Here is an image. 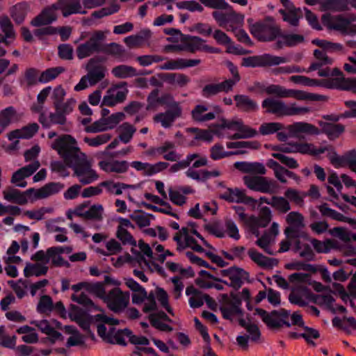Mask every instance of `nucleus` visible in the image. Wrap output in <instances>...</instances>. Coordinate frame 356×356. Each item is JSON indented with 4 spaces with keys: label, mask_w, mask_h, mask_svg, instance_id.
Wrapping results in <instances>:
<instances>
[{
    "label": "nucleus",
    "mask_w": 356,
    "mask_h": 356,
    "mask_svg": "<svg viewBox=\"0 0 356 356\" xmlns=\"http://www.w3.org/2000/svg\"><path fill=\"white\" fill-rule=\"evenodd\" d=\"M247 22L250 33L260 42H271L280 35L282 29L273 17H266L255 23L251 18Z\"/></svg>",
    "instance_id": "7ed1b4c3"
},
{
    "label": "nucleus",
    "mask_w": 356,
    "mask_h": 356,
    "mask_svg": "<svg viewBox=\"0 0 356 356\" xmlns=\"http://www.w3.org/2000/svg\"><path fill=\"white\" fill-rule=\"evenodd\" d=\"M256 222L261 227H266L271 221L272 213L270 209L268 207L261 208L259 216H255Z\"/></svg>",
    "instance_id": "6e6d98bb"
},
{
    "label": "nucleus",
    "mask_w": 356,
    "mask_h": 356,
    "mask_svg": "<svg viewBox=\"0 0 356 356\" xmlns=\"http://www.w3.org/2000/svg\"><path fill=\"white\" fill-rule=\"evenodd\" d=\"M280 85L270 84L266 86L260 82L254 83L252 88L250 89V90H257L260 93L266 92L268 95H274L278 98L280 97Z\"/></svg>",
    "instance_id": "ea45409f"
},
{
    "label": "nucleus",
    "mask_w": 356,
    "mask_h": 356,
    "mask_svg": "<svg viewBox=\"0 0 356 356\" xmlns=\"http://www.w3.org/2000/svg\"><path fill=\"white\" fill-rule=\"evenodd\" d=\"M264 113L276 117L300 115L310 112V108L299 106L296 103L286 104L284 101L274 97H267L261 102Z\"/></svg>",
    "instance_id": "f03ea898"
},
{
    "label": "nucleus",
    "mask_w": 356,
    "mask_h": 356,
    "mask_svg": "<svg viewBox=\"0 0 356 356\" xmlns=\"http://www.w3.org/2000/svg\"><path fill=\"white\" fill-rule=\"evenodd\" d=\"M53 211L51 207H41L38 210L26 211L24 215L29 219L41 220L44 218L45 213H52Z\"/></svg>",
    "instance_id": "69168bd1"
},
{
    "label": "nucleus",
    "mask_w": 356,
    "mask_h": 356,
    "mask_svg": "<svg viewBox=\"0 0 356 356\" xmlns=\"http://www.w3.org/2000/svg\"><path fill=\"white\" fill-rule=\"evenodd\" d=\"M248 254L252 261L257 264L259 266L264 268H272L277 266L278 261L274 258H270L264 256L261 253L257 252L254 248L248 250Z\"/></svg>",
    "instance_id": "cd10ccee"
},
{
    "label": "nucleus",
    "mask_w": 356,
    "mask_h": 356,
    "mask_svg": "<svg viewBox=\"0 0 356 356\" xmlns=\"http://www.w3.org/2000/svg\"><path fill=\"white\" fill-rule=\"evenodd\" d=\"M321 20L323 24L330 30L337 31L343 35L356 33V24H353L356 21V14L347 15L325 14L323 15Z\"/></svg>",
    "instance_id": "39448f33"
},
{
    "label": "nucleus",
    "mask_w": 356,
    "mask_h": 356,
    "mask_svg": "<svg viewBox=\"0 0 356 356\" xmlns=\"http://www.w3.org/2000/svg\"><path fill=\"white\" fill-rule=\"evenodd\" d=\"M220 197L229 202H243L245 204L255 203L256 200L245 195L244 191H241L238 188H228L223 193L220 195Z\"/></svg>",
    "instance_id": "5701e85b"
},
{
    "label": "nucleus",
    "mask_w": 356,
    "mask_h": 356,
    "mask_svg": "<svg viewBox=\"0 0 356 356\" xmlns=\"http://www.w3.org/2000/svg\"><path fill=\"white\" fill-rule=\"evenodd\" d=\"M284 125L280 122H264L259 127V132L261 135H270L282 130Z\"/></svg>",
    "instance_id": "603ef678"
},
{
    "label": "nucleus",
    "mask_w": 356,
    "mask_h": 356,
    "mask_svg": "<svg viewBox=\"0 0 356 356\" xmlns=\"http://www.w3.org/2000/svg\"><path fill=\"white\" fill-rule=\"evenodd\" d=\"M236 107L241 112L255 113L259 110V105L256 100L246 95H236L234 96Z\"/></svg>",
    "instance_id": "4be33fe9"
},
{
    "label": "nucleus",
    "mask_w": 356,
    "mask_h": 356,
    "mask_svg": "<svg viewBox=\"0 0 356 356\" xmlns=\"http://www.w3.org/2000/svg\"><path fill=\"white\" fill-rule=\"evenodd\" d=\"M15 115L16 111L13 106L7 107L0 111V134L10 124Z\"/></svg>",
    "instance_id": "37998d69"
},
{
    "label": "nucleus",
    "mask_w": 356,
    "mask_h": 356,
    "mask_svg": "<svg viewBox=\"0 0 356 356\" xmlns=\"http://www.w3.org/2000/svg\"><path fill=\"white\" fill-rule=\"evenodd\" d=\"M47 270L48 267L46 266H42L40 264H28L24 268V276L26 277H31L32 275L40 277L41 275H46Z\"/></svg>",
    "instance_id": "a18cd8bd"
},
{
    "label": "nucleus",
    "mask_w": 356,
    "mask_h": 356,
    "mask_svg": "<svg viewBox=\"0 0 356 356\" xmlns=\"http://www.w3.org/2000/svg\"><path fill=\"white\" fill-rule=\"evenodd\" d=\"M286 220L289 225L296 228L304 227V217L303 216L296 211L290 212L287 216Z\"/></svg>",
    "instance_id": "680f3d73"
},
{
    "label": "nucleus",
    "mask_w": 356,
    "mask_h": 356,
    "mask_svg": "<svg viewBox=\"0 0 356 356\" xmlns=\"http://www.w3.org/2000/svg\"><path fill=\"white\" fill-rule=\"evenodd\" d=\"M293 97L298 100L311 99L318 101L323 98V96L315 94L307 93L302 90H296L292 89H286L281 86V90L279 98Z\"/></svg>",
    "instance_id": "393cba45"
},
{
    "label": "nucleus",
    "mask_w": 356,
    "mask_h": 356,
    "mask_svg": "<svg viewBox=\"0 0 356 356\" xmlns=\"http://www.w3.org/2000/svg\"><path fill=\"white\" fill-rule=\"evenodd\" d=\"M54 309L51 298L49 296H42L38 304L37 310L41 314H47Z\"/></svg>",
    "instance_id": "13d9d810"
},
{
    "label": "nucleus",
    "mask_w": 356,
    "mask_h": 356,
    "mask_svg": "<svg viewBox=\"0 0 356 356\" xmlns=\"http://www.w3.org/2000/svg\"><path fill=\"white\" fill-rule=\"evenodd\" d=\"M280 13L283 17V20L288 22L291 26H298L300 19L302 17L300 8H294L289 10H280Z\"/></svg>",
    "instance_id": "f704fd0d"
},
{
    "label": "nucleus",
    "mask_w": 356,
    "mask_h": 356,
    "mask_svg": "<svg viewBox=\"0 0 356 356\" xmlns=\"http://www.w3.org/2000/svg\"><path fill=\"white\" fill-rule=\"evenodd\" d=\"M56 11L57 9L54 3L46 7L31 20V24L35 27L50 24L57 19Z\"/></svg>",
    "instance_id": "a211bd4d"
},
{
    "label": "nucleus",
    "mask_w": 356,
    "mask_h": 356,
    "mask_svg": "<svg viewBox=\"0 0 356 356\" xmlns=\"http://www.w3.org/2000/svg\"><path fill=\"white\" fill-rule=\"evenodd\" d=\"M129 299V292H124L120 288L116 287L106 295L104 301L111 310L114 312H119L127 307Z\"/></svg>",
    "instance_id": "f8f14e48"
},
{
    "label": "nucleus",
    "mask_w": 356,
    "mask_h": 356,
    "mask_svg": "<svg viewBox=\"0 0 356 356\" xmlns=\"http://www.w3.org/2000/svg\"><path fill=\"white\" fill-rule=\"evenodd\" d=\"M231 300L220 307V311L225 319L233 321L235 316L242 317L243 311L241 308V299L238 294L232 293Z\"/></svg>",
    "instance_id": "dca6fc26"
},
{
    "label": "nucleus",
    "mask_w": 356,
    "mask_h": 356,
    "mask_svg": "<svg viewBox=\"0 0 356 356\" xmlns=\"http://www.w3.org/2000/svg\"><path fill=\"white\" fill-rule=\"evenodd\" d=\"M111 138L109 134H103L94 138L85 137L83 141L91 147H97L106 143Z\"/></svg>",
    "instance_id": "0e129e2a"
},
{
    "label": "nucleus",
    "mask_w": 356,
    "mask_h": 356,
    "mask_svg": "<svg viewBox=\"0 0 356 356\" xmlns=\"http://www.w3.org/2000/svg\"><path fill=\"white\" fill-rule=\"evenodd\" d=\"M210 156L213 160H219L225 157H227L232 155H237L244 154V151H236V152H225L224 147L220 144H216L210 149Z\"/></svg>",
    "instance_id": "58836bf2"
},
{
    "label": "nucleus",
    "mask_w": 356,
    "mask_h": 356,
    "mask_svg": "<svg viewBox=\"0 0 356 356\" xmlns=\"http://www.w3.org/2000/svg\"><path fill=\"white\" fill-rule=\"evenodd\" d=\"M28 7L27 3L22 2L10 8V14L15 23L20 24L24 22L27 14Z\"/></svg>",
    "instance_id": "72a5a7b5"
},
{
    "label": "nucleus",
    "mask_w": 356,
    "mask_h": 356,
    "mask_svg": "<svg viewBox=\"0 0 356 356\" xmlns=\"http://www.w3.org/2000/svg\"><path fill=\"white\" fill-rule=\"evenodd\" d=\"M354 79L355 78L350 79L344 77L329 78L324 80H319L318 86L327 88L353 91Z\"/></svg>",
    "instance_id": "6ab92c4d"
},
{
    "label": "nucleus",
    "mask_w": 356,
    "mask_h": 356,
    "mask_svg": "<svg viewBox=\"0 0 356 356\" xmlns=\"http://www.w3.org/2000/svg\"><path fill=\"white\" fill-rule=\"evenodd\" d=\"M318 209L324 217H329L333 220L340 222L344 220V216L342 213L330 208L327 203H323L319 205L318 207Z\"/></svg>",
    "instance_id": "de8ad7c7"
},
{
    "label": "nucleus",
    "mask_w": 356,
    "mask_h": 356,
    "mask_svg": "<svg viewBox=\"0 0 356 356\" xmlns=\"http://www.w3.org/2000/svg\"><path fill=\"white\" fill-rule=\"evenodd\" d=\"M208 106L206 105H197L191 111V115L193 119L196 122H207L215 118V114L213 113H207L204 114L208 111Z\"/></svg>",
    "instance_id": "473e14b6"
},
{
    "label": "nucleus",
    "mask_w": 356,
    "mask_h": 356,
    "mask_svg": "<svg viewBox=\"0 0 356 356\" xmlns=\"http://www.w3.org/2000/svg\"><path fill=\"white\" fill-rule=\"evenodd\" d=\"M222 275L228 276L230 283L229 284L223 280L221 282L237 290L242 286L243 279H245L248 275V273L242 268H230L229 269L222 270Z\"/></svg>",
    "instance_id": "412c9836"
},
{
    "label": "nucleus",
    "mask_w": 356,
    "mask_h": 356,
    "mask_svg": "<svg viewBox=\"0 0 356 356\" xmlns=\"http://www.w3.org/2000/svg\"><path fill=\"white\" fill-rule=\"evenodd\" d=\"M186 294L191 296L188 300L191 307L199 308L204 305V293L195 288L193 285L186 287Z\"/></svg>",
    "instance_id": "7c9ffc66"
},
{
    "label": "nucleus",
    "mask_w": 356,
    "mask_h": 356,
    "mask_svg": "<svg viewBox=\"0 0 356 356\" xmlns=\"http://www.w3.org/2000/svg\"><path fill=\"white\" fill-rule=\"evenodd\" d=\"M86 290L90 293L95 295L97 297L104 300L106 296V291L104 286V283L96 282V283H86Z\"/></svg>",
    "instance_id": "5fc2aeb1"
},
{
    "label": "nucleus",
    "mask_w": 356,
    "mask_h": 356,
    "mask_svg": "<svg viewBox=\"0 0 356 356\" xmlns=\"http://www.w3.org/2000/svg\"><path fill=\"white\" fill-rule=\"evenodd\" d=\"M271 207L277 211L286 213L291 209L289 202L281 196H273Z\"/></svg>",
    "instance_id": "8fccbe9b"
},
{
    "label": "nucleus",
    "mask_w": 356,
    "mask_h": 356,
    "mask_svg": "<svg viewBox=\"0 0 356 356\" xmlns=\"http://www.w3.org/2000/svg\"><path fill=\"white\" fill-rule=\"evenodd\" d=\"M116 237L123 245H130L133 247L136 246V241L127 229H117Z\"/></svg>",
    "instance_id": "bf43d9fd"
},
{
    "label": "nucleus",
    "mask_w": 356,
    "mask_h": 356,
    "mask_svg": "<svg viewBox=\"0 0 356 356\" xmlns=\"http://www.w3.org/2000/svg\"><path fill=\"white\" fill-rule=\"evenodd\" d=\"M244 184L250 190L263 193L273 194L277 189L276 182L266 177L246 175L243 178Z\"/></svg>",
    "instance_id": "9b49d317"
},
{
    "label": "nucleus",
    "mask_w": 356,
    "mask_h": 356,
    "mask_svg": "<svg viewBox=\"0 0 356 356\" xmlns=\"http://www.w3.org/2000/svg\"><path fill=\"white\" fill-rule=\"evenodd\" d=\"M40 71L34 67L27 68L24 72L23 81L22 84H24L26 88L35 86L39 82Z\"/></svg>",
    "instance_id": "a19ab883"
},
{
    "label": "nucleus",
    "mask_w": 356,
    "mask_h": 356,
    "mask_svg": "<svg viewBox=\"0 0 356 356\" xmlns=\"http://www.w3.org/2000/svg\"><path fill=\"white\" fill-rule=\"evenodd\" d=\"M226 66L233 77L232 79L225 80L224 82L232 90L234 86L241 80V76L238 73V67L233 63L227 61Z\"/></svg>",
    "instance_id": "09e8293b"
},
{
    "label": "nucleus",
    "mask_w": 356,
    "mask_h": 356,
    "mask_svg": "<svg viewBox=\"0 0 356 356\" xmlns=\"http://www.w3.org/2000/svg\"><path fill=\"white\" fill-rule=\"evenodd\" d=\"M159 90L154 89L147 97V111H155L157 110L159 106H166L168 108L173 106L175 103H179L176 102L171 94L163 93L161 96H159Z\"/></svg>",
    "instance_id": "2eb2a0df"
},
{
    "label": "nucleus",
    "mask_w": 356,
    "mask_h": 356,
    "mask_svg": "<svg viewBox=\"0 0 356 356\" xmlns=\"http://www.w3.org/2000/svg\"><path fill=\"white\" fill-rule=\"evenodd\" d=\"M289 131L294 136L304 133L309 135H318L321 131L314 125L303 122H295L287 127Z\"/></svg>",
    "instance_id": "c85d7f7f"
},
{
    "label": "nucleus",
    "mask_w": 356,
    "mask_h": 356,
    "mask_svg": "<svg viewBox=\"0 0 356 356\" xmlns=\"http://www.w3.org/2000/svg\"><path fill=\"white\" fill-rule=\"evenodd\" d=\"M104 208L101 204H94L86 211V219L100 221L102 220Z\"/></svg>",
    "instance_id": "338daca9"
},
{
    "label": "nucleus",
    "mask_w": 356,
    "mask_h": 356,
    "mask_svg": "<svg viewBox=\"0 0 356 356\" xmlns=\"http://www.w3.org/2000/svg\"><path fill=\"white\" fill-rule=\"evenodd\" d=\"M156 295L161 305L166 309V311L172 316H174V312L172 307L169 305L168 295L167 292L162 288H156Z\"/></svg>",
    "instance_id": "052dcab7"
},
{
    "label": "nucleus",
    "mask_w": 356,
    "mask_h": 356,
    "mask_svg": "<svg viewBox=\"0 0 356 356\" xmlns=\"http://www.w3.org/2000/svg\"><path fill=\"white\" fill-rule=\"evenodd\" d=\"M260 67H270L284 63L286 60L284 57L264 54L259 56Z\"/></svg>",
    "instance_id": "49530a36"
},
{
    "label": "nucleus",
    "mask_w": 356,
    "mask_h": 356,
    "mask_svg": "<svg viewBox=\"0 0 356 356\" xmlns=\"http://www.w3.org/2000/svg\"><path fill=\"white\" fill-rule=\"evenodd\" d=\"M225 10L227 11L216 10L212 13V17L218 26L232 32L241 28L244 23V15L236 12L231 6L229 8Z\"/></svg>",
    "instance_id": "0eeeda50"
},
{
    "label": "nucleus",
    "mask_w": 356,
    "mask_h": 356,
    "mask_svg": "<svg viewBox=\"0 0 356 356\" xmlns=\"http://www.w3.org/2000/svg\"><path fill=\"white\" fill-rule=\"evenodd\" d=\"M51 147L56 150L66 165L79 157L82 152L77 141L71 135L64 134L54 140Z\"/></svg>",
    "instance_id": "20e7f679"
},
{
    "label": "nucleus",
    "mask_w": 356,
    "mask_h": 356,
    "mask_svg": "<svg viewBox=\"0 0 356 356\" xmlns=\"http://www.w3.org/2000/svg\"><path fill=\"white\" fill-rule=\"evenodd\" d=\"M328 149L327 147H323L320 148H316V147L312 143H296V152L302 154H309L312 156H317L321 154H323Z\"/></svg>",
    "instance_id": "2f4dec72"
},
{
    "label": "nucleus",
    "mask_w": 356,
    "mask_h": 356,
    "mask_svg": "<svg viewBox=\"0 0 356 356\" xmlns=\"http://www.w3.org/2000/svg\"><path fill=\"white\" fill-rule=\"evenodd\" d=\"M75 103L74 99H69L63 106L55 108V111L51 112L48 116L42 112L38 118L39 122L44 128H49L53 124L65 125L67 122L66 115L72 112Z\"/></svg>",
    "instance_id": "6e6552de"
},
{
    "label": "nucleus",
    "mask_w": 356,
    "mask_h": 356,
    "mask_svg": "<svg viewBox=\"0 0 356 356\" xmlns=\"http://www.w3.org/2000/svg\"><path fill=\"white\" fill-rule=\"evenodd\" d=\"M0 26L2 32L7 38L12 40L15 39V32L13 29V25L8 16H3L1 17Z\"/></svg>",
    "instance_id": "4d7b16f0"
},
{
    "label": "nucleus",
    "mask_w": 356,
    "mask_h": 356,
    "mask_svg": "<svg viewBox=\"0 0 356 356\" xmlns=\"http://www.w3.org/2000/svg\"><path fill=\"white\" fill-rule=\"evenodd\" d=\"M73 170V177L78 179L79 181L83 185H87L92 183L99 178L97 172L92 168V163L88 159L84 153L67 165Z\"/></svg>",
    "instance_id": "423d86ee"
},
{
    "label": "nucleus",
    "mask_w": 356,
    "mask_h": 356,
    "mask_svg": "<svg viewBox=\"0 0 356 356\" xmlns=\"http://www.w3.org/2000/svg\"><path fill=\"white\" fill-rule=\"evenodd\" d=\"M182 116V108L180 103H175L165 111L159 113L153 118L154 122L160 123L163 128L171 127L175 120Z\"/></svg>",
    "instance_id": "ddd939ff"
},
{
    "label": "nucleus",
    "mask_w": 356,
    "mask_h": 356,
    "mask_svg": "<svg viewBox=\"0 0 356 356\" xmlns=\"http://www.w3.org/2000/svg\"><path fill=\"white\" fill-rule=\"evenodd\" d=\"M98 165L102 170L106 172H115L118 174L126 172L129 168V163L126 161H101L99 162Z\"/></svg>",
    "instance_id": "a878e982"
},
{
    "label": "nucleus",
    "mask_w": 356,
    "mask_h": 356,
    "mask_svg": "<svg viewBox=\"0 0 356 356\" xmlns=\"http://www.w3.org/2000/svg\"><path fill=\"white\" fill-rule=\"evenodd\" d=\"M254 314L259 316L263 322L270 329L279 330L283 326L291 327L289 321L290 313L284 309L273 310L268 313L264 309L256 308Z\"/></svg>",
    "instance_id": "1a4fd4ad"
},
{
    "label": "nucleus",
    "mask_w": 356,
    "mask_h": 356,
    "mask_svg": "<svg viewBox=\"0 0 356 356\" xmlns=\"http://www.w3.org/2000/svg\"><path fill=\"white\" fill-rule=\"evenodd\" d=\"M106 39L104 32L95 31L88 40L79 44L76 49V54L79 59L81 60L92 56L95 53L106 51L103 42Z\"/></svg>",
    "instance_id": "9d476101"
},
{
    "label": "nucleus",
    "mask_w": 356,
    "mask_h": 356,
    "mask_svg": "<svg viewBox=\"0 0 356 356\" xmlns=\"http://www.w3.org/2000/svg\"><path fill=\"white\" fill-rule=\"evenodd\" d=\"M232 91L229 87L224 82L218 83H209L204 86L202 90V95L206 98H209L220 92L227 93Z\"/></svg>",
    "instance_id": "c756f323"
},
{
    "label": "nucleus",
    "mask_w": 356,
    "mask_h": 356,
    "mask_svg": "<svg viewBox=\"0 0 356 356\" xmlns=\"http://www.w3.org/2000/svg\"><path fill=\"white\" fill-rule=\"evenodd\" d=\"M204 42V40L200 37H189L186 42L185 49L191 53H195L196 51L202 49V46Z\"/></svg>",
    "instance_id": "774afa93"
},
{
    "label": "nucleus",
    "mask_w": 356,
    "mask_h": 356,
    "mask_svg": "<svg viewBox=\"0 0 356 356\" xmlns=\"http://www.w3.org/2000/svg\"><path fill=\"white\" fill-rule=\"evenodd\" d=\"M118 130L119 139L127 144L132 139L136 128L129 122H124L119 127Z\"/></svg>",
    "instance_id": "4c0bfd02"
},
{
    "label": "nucleus",
    "mask_w": 356,
    "mask_h": 356,
    "mask_svg": "<svg viewBox=\"0 0 356 356\" xmlns=\"http://www.w3.org/2000/svg\"><path fill=\"white\" fill-rule=\"evenodd\" d=\"M111 72L114 76L119 79H126L137 75L136 70L134 67L126 65H120L113 67Z\"/></svg>",
    "instance_id": "79ce46f5"
},
{
    "label": "nucleus",
    "mask_w": 356,
    "mask_h": 356,
    "mask_svg": "<svg viewBox=\"0 0 356 356\" xmlns=\"http://www.w3.org/2000/svg\"><path fill=\"white\" fill-rule=\"evenodd\" d=\"M32 324H34L38 329L44 334L50 336L53 341H54L56 339L62 338V335L58 331H56L54 327H52L49 322L47 320H42L40 321H34L31 322Z\"/></svg>",
    "instance_id": "c9c22d12"
},
{
    "label": "nucleus",
    "mask_w": 356,
    "mask_h": 356,
    "mask_svg": "<svg viewBox=\"0 0 356 356\" xmlns=\"http://www.w3.org/2000/svg\"><path fill=\"white\" fill-rule=\"evenodd\" d=\"M65 69L63 67H56L48 68L40 73L39 82L47 83L58 76L61 73L64 72Z\"/></svg>",
    "instance_id": "c03bdc74"
},
{
    "label": "nucleus",
    "mask_w": 356,
    "mask_h": 356,
    "mask_svg": "<svg viewBox=\"0 0 356 356\" xmlns=\"http://www.w3.org/2000/svg\"><path fill=\"white\" fill-rule=\"evenodd\" d=\"M163 78L167 83L177 84L180 87H184L190 82V79L188 76L180 73H167L163 74Z\"/></svg>",
    "instance_id": "e433bc0d"
},
{
    "label": "nucleus",
    "mask_w": 356,
    "mask_h": 356,
    "mask_svg": "<svg viewBox=\"0 0 356 356\" xmlns=\"http://www.w3.org/2000/svg\"><path fill=\"white\" fill-rule=\"evenodd\" d=\"M305 330L304 332L300 333L299 336L305 339L307 343L312 346H316L315 342L312 340V339H318L320 337L319 332L312 327H309L307 326L303 327Z\"/></svg>",
    "instance_id": "e2e57ef3"
},
{
    "label": "nucleus",
    "mask_w": 356,
    "mask_h": 356,
    "mask_svg": "<svg viewBox=\"0 0 356 356\" xmlns=\"http://www.w3.org/2000/svg\"><path fill=\"white\" fill-rule=\"evenodd\" d=\"M305 38L302 35L296 33H282L281 31L280 35L275 44L277 49H281L284 47H294L302 43Z\"/></svg>",
    "instance_id": "b1692460"
},
{
    "label": "nucleus",
    "mask_w": 356,
    "mask_h": 356,
    "mask_svg": "<svg viewBox=\"0 0 356 356\" xmlns=\"http://www.w3.org/2000/svg\"><path fill=\"white\" fill-rule=\"evenodd\" d=\"M147 153L151 156L162 155L165 160L172 162L181 158V155L175 151V144L171 141H165L159 147H151Z\"/></svg>",
    "instance_id": "f3484780"
},
{
    "label": "nucleus",
    "mask_w": 356,
    "mask_h": 356,
    "mask_svg": "<svg viewBox=\"0 0 356 356\" xmlns=\"http://www.w3.org/2000/svg\"><path fill=\"white\" fill-rule=\"evenodd\" d=\"M321 133L325 134L330 140L338 138L344 131L345 127L341 124L320 122Z\"/></svg>",
    "instance_id": "bb28decb"
},
{
    "label": "nucleus",
    "mask_w": 356,
    "mask_h": 356,
    "mask_svg": "<svg viewBox=\"0 0 356 356\" xmlns=\"http://www.w3.org/2000/svg\"><path fill=\"white\" fill-rule=\"evenodd\" d=\"M57 10H60L64 17L77 13H86L81 11L80 0H58L54 3Z\"/></svg>",
    "instance_id": "aec40b11"
},
{
    "label": "nucleus",
    "mask_w": 356,
    "mask_h": 356,
    "mask_svg": "<svg viewBox=\"0 0 356 356\" xmlns=\"http://www.w3.org/2000/svg\"><path fill=\"white\" fill-rule=\"evenodd\" d=\"M104 60L99 57L90 58L86 64V77L89 78V84L94 86L102 81L106 76V67L100 63Z\"/></svg>",
    "instance_id": "4468645a"
},
{
    "label": "nucleus",
    "mask_w": 356,
    "mask_h": 356,
    "mask_svg": "<svg viewBox=\"0 0 356 356\" xmlns=\"http://www.w3.org/2000/svg\"><path fill=\"white\" fill-rule=\"evenodd\" d=\"M66 92L62 86H57L53 90L51 99H53V104L54 108H59V107L63 106L65 102H63Z\"/></svg>",
    "instance_id": "864d4df0"
},
{
    "label": "nucleus",
    "mask_w": 356,
    "mask_h": 356,
    "mask_svg": "<svg viewBox=\"0 0 356 356\" xmlns=\"http://www.w3.org/2000/svg\"><path fill=\"white\" fill-rule=\"evenodd\" d=\"M64 187L65 185L62 183L49 182L38 189L31 188L25 191L8 187L3 190L2 193L6 201L19 205H25L29 202V199L33 202L38 200L47 198L58 193Z\"/></svg>",
    "instance_id": "f257e3e1"
},
{
    "label": "nucleus",
    "mask_w": 356,
    "mask_h": 356,
    "mask_svg": "<svg viewBox=\"0 0 356 356\" xmlns=\"http://www.w3.org/2000/svg\"><path fill=\"white\" fill-rule=\"evenodd\" d=\"M198 157H199V154H197V153H193V154H190L187 155L186 159L179 161L178 162H177L176 163L172 165L170 168V172H176L179 170L187 168L188 167L190 166L192 161Z\"/></svg>",
    "instance_id": "3c124183"
}]
</instances>
